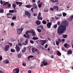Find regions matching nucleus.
<instances>
[{
	"mask_svg": "<svg viewBox=\"0 0 73 73\" xmlns=\"http://www.w3.org/2000/svg\"><path fill=\"white\" fill-rule=\"evenodd\" d=\"M15 25V23H11L10 25L11 26H13V25Z\"/></svg>",
	"mask_w": 73,
	"mask_h": 73,
	"instance_id": "obj_42",
	"label": "nucleus"
},
{
	"mask_svg": "<svg viewBox=\"0 0 73 73\" xmlns=\"http://www.w3.org/2000/svg\"><path fill=\"white\" fill-rule=\"evenodd\" d=\"M18 57H19V58H21V54H18L17 55Z\"/></svg>",
	"mask_w": 73,
	"mask_h": 73,
	"instance_id": "obj_29",
	"label": "nucleus"
},
{
	"mask_svg": "<svg viewBox=\"0 0 73 73\" xmlns=\"http://www.w3.org/2000/svg\"><path fill=\"white\" fill-rule=\"evenodd\" d=\"M4 12V10L2 9H0V13H3Z\"/></svg>",
	"mask_w": 73,
	"mask_h": 73,
	"instance_id": "obj_34",
	"label": "nucleus"
},
{
	"mask_svg": "<svg viewBox=\"0 0 73 73\" xmlns=\"http://www.w3.org/2000/svg\"><path fill=\"white\" fill-rule=\"evenodd\" d=\"M11 5L10 3L9 4L7 5L8 7H11Z\"/></svg>",
	"mask_w": 73,
	"mask_h": 73,
	"instance_id": "obj_47",
	"label": "nucleus"
},
{
	"mask_svg": "<svg viewBox=\"0 0 73 73\" xmlns=\"http://www.w3.org/2000/svg\"><path fill=\"white\" fill-rule=\"evenodd\" d=\"M68 21H72L73 20V18L71 16L70 17H69L68 18Z\"/></svg>",
	"mask_w": 73,
	"mask_h": 73,
	"instance_id": "obj_16",
	"label": "nucleus"
},
{
	"mask_svg": "<svg viewBox=\"0 0 73 73\" xmlns=\"http://www.w3.org/2000/svg\"><path fill=\"white\" fill-rule=\"evenodd\" d=\"M37 5H36V3H33V7H35V6H36Z\"/></svg>",
	"mask_w": 73,
	"mask_h": 73,
	"instance_id": "obj_45",
	"label": "nucleus"
},
{
	"mask_svg": "<svg viewBox=\"0 0 73 73\" xmlns=\"http://www.w3.org/2000/svg\"><path fill=\"white\" fill-rule=\"evenodd\" d=\"M54 8H53L52 7H51L50 8V10L51 11H54Z\"/></svg>",
	"mask_w": 73,
	"mask_h": 73,
	"instance_id": "obj_59",
	"label": "nucleus"
},
{
	"mask_svg": "<svg viewBox=\"0 0 73 73\" xmlns=\"http://www.w3.org/2000/svg\"><path fill=\"white\" fill-rule=\"evenodd\" d=\"M56 16H59V17H61V16H62V14H57Z\"/></svg>",
	"mask_w": 73,
	"mask_h": 73,
	"instance_id": "obj_36",
	"label": "nucleus"
},
{
	"mask_svg": "<svg viewBox=\"0 0 73 73\" xmlns=\"http://www.w3.org/2000/svg\"><path fill=\"white\" fill-rule=\"evenodd\" d=\"M42 2H40V3L38 4V8H41L42 6Z\"/></svg>",
	"mask_w": 73,
	"mask_h": 73,
	"instance_id": "obj_20",
	"label": "nucleus"
},
{
	"mask_svg": "<svg viewBox=\"0 0 73 73\" xmlns=\"http://www.w3.org/2000/svg\"><path fill=\"white\" fill-rule=\"evenodd\" d=\"M23 65L24 66H25L26 65V64L25 63H23Z\"/></svg>",
	"mask_w": 73,
	"mask_h": 73,
	"instance_id": "obj_56",
	"label": "nucleus"
},
{
	"mask_svg": "<svg viewBox=\"0 0 73 73\" xmlns=\"http://www.w3.org/2000/svg\"><path fill=\"white\" fill-rule=\"evenodd\" d=\"M67 44H66V43H65L64 44V47H65V48H66V47H67Z\"/></svg>",
	"mask_w": 73,
	"mask_h": 73,
	"instance_id": "obj_46",
	"label": "nucleus"
},
{
	"mask_svg": "<svg viewBox=\"0 0 73 73\" xmlns=\"http://www.w3.org/2000/svg\"><path fill=\"white\" fill-rule=\"evenodd\" d=\"M32 57H33V55H30V56H29L27 58V59L28 60L30 61V58H32Z\"/></svg>",
	"mask_w": 73,
	"mask_h": 73,
	"instance_id": "obj_22",
	"label": "nucleus"
},
{
	"mask_svg": "<svg viewBox=\"0 0 73 73\" xmlns=\"http://www.w3.org/2000/svg\"><path fill=\"white\" fill-rule=\"evenodd\" d=\"M62 49L63 51H64V50H65L64 49V47H62Z\"/></svg>",
	"mask_w": 73,
	"mask_h": 73,
	"instance_id": "obj_60",
	"label": "nucleus"
},
{
	"mask_svg": "<svg viewBox=\"0 0 73 73\" xmlns=\"http://www.w3.org/2000/svg\"><path fill=\"white\" fill-rule=\"evenodd\" d=\"M12 6L14 8V9H16V5L15 4H13L12 5Z\"/></svg>",
	"mask_w": 73,
	"mask_h": 73,
	"instance_id": "obj_25",
	"label": "nucleus"
},
{
	"mask_svg": "<svg viewBox=\"0 0 73 73\" xmlns=\"http://www.w3.org/2000/svg\"><path fill=\"white\" fill-rule=\"evenodd\" d=\"M30 32L31 33H32L33 36H34V37L35 36V32L33 31V30H31V31H30Z\"/></svg>",
	"mask_w": 73,
	"mask_h": 73,
	"instance_id": "obj_11",
	"label": "nucleus"
},
{
	"mask_svg": "<svg viewBox=\"0 0 73 73\" xmlns=\"http://www.w3.org/2000/svg\"><path fill=\"white\" fill-rule=\"evenodd\" d=\"M41 41H42V42H41L40 43L41 45L44 46L46 42V40H41Z\"/></svg>",
	"mask_w": 73,
	"mask_h": 73,
	"instance_id": "obj_5",
	"label": "nucleus"
},
{
	"mask_svg": "<svg viewBox=\"0 0 73 73\" xmlns=\"http://www.w3.org/2000/svg\"><path fill=\"white\" fill-rule=\"evenodd\" d=\"M42 64H41L40 66L42 67L43 66H46L48 65V62H46V61L44 60L42 62Z\"/></svg>",
	"mask_w": 73,
	"mask_h": 73,
	"instance_id": "obj_2",
	"label": "nucleus"
},
{
	"mask_svg": "<svg viewBox=\"0 0 73 73\" xmlns=\"http://www.w3.org/2000/svg\"><path fill=\"white\" fill-rule=\"evenodd\" d=\"M3 64H8L9 62V61L8 60H5L3 61Z\"/></svg>",
	"mask_w": 73,
	"mask_h": 73,
	"instance_id": "obj_14",
	"label": "nucleus"
},
{
	"mask_svg": "<svg viewBox=\"0 0 73 73\" xmlns=\"http://www.w3.org/2000/svg\"><path fill=\"white\" fill-rule=\"evenodd\" d=\"M42 23L43 24H46L47 23L45 21L43 20L42 21Z\"/></svg>",
	"mask_w": 73,
	"mask_h": 73,
	"instance_id": "obj_26",
	"label": "nucleus"
},
{
	"mask_svg": "<svg viewBox=\"0 0 73 73\" xmlns=\"http://www.w3.org/2000/svg\"><path fill=\"white\" fill-rule=\"evenodd\" d=\"M58 2V0H55L54 1V3H57Z\"/></svg>",
	"mask_w": 73,
	"mask_h": 73,
	"instance_id": "obj_55",
	"label": "nucleus"
},
{
	"mask_svg": "<svg viewBox=\"0 0 73 73\" xmlns=\"http://www.w3.org/2000/svg\"><path fill=\"white\" fill-rule=\"evenodd\" d=\"M25 15L27 16L29 19L31 18V13L29 11L26 10L25 11Z\"/></svg>",
	"mask_w": 73,
	"mask_h": 73,
	"instance_id": "obj_3",
	"label": "nucleus"
},
{
	"mask_svg": "<svg viewBox=\"0 0 73 73\" xmlns=\"http://www.w3.org/2000/svg\"><path fill=\"white\" fill-rule=\"evenodd\" d=\"M54 28H56V27H57V25L56 24L55 25H54Z\"/></svg>",
	"mask_w": 73,
	"mask_h": 73,
	"instance_id": "obj_49",
	"label": "nucleus"
},
{
	"mask_svg": "<svg viewBox=\"0 0 73 73\" xmlns=\"http://www.w3.org/2000/svg\"><path fill=\"white\" fill-rule=\"evenodd\" d=\"M58 41L59 42H61V41H62V40H61L60 38H59L58 39Z\"/></svg>",
	"mask_w": 73,
	"mask_h": 73,
	"instance_id": "obj_57",
	"label": "nucleus"
},
{
	"mask_svg": "<svg viewBox=\"0 0 73 73\" xmlns=\"http://www.w3.org/2000/svg\"><path fill=\"white\" fill-rule=\"evenodd\" d=\"M38 38H36L35 37H34L33 38V40H38Z\"/></svg>",
	"mask_w": 73,
	"mask_h": 73,
	"instance_id": "obj_32",
	"label": "nucleus"
},
{
	"mask_svg": "<svg viewBox=\"0 0 73 73\" xmlns=\"http://www.w3.org/2000/svg\"><path fill=\"white\" fill-rule=\"evenodd\" d=\"M44 12H48V10H44Z\"/></svg>",
	"mask_w": 73,
	"mask_h": 73,
	"instance_id": "obj_63",
	"label": "nucleus"
},
{
	"mask_svg": "<svg viewBox=\"0 0 73 73\" xmlns=\"http://www.w3.org/2000/svg\"><path fill=\"white\" fill-rule=\"evenodd\" d=\"M11 39V41H12V42H14L15 41H16V40L15 39Z\"/></svg>",
	"mask_w": 73,
	"mask_h": 73,
	"instance_id": "obj_43",
	"label": "nucleus"
},
{
	"mask_svg": "<svg viewBox=\"0 0 73 73\" xmlns=\"http://www.w3.org/2000/svg\"><path fill=\"white\" fill-rule=\"evenodd\" d=\"M36 23L37 25H40V24H41V22H40V21L38 20H37L36 21Z\"/></svg>",
	"mask_w": 73,
	"mask_h": 73,
	"instance_id": "obj_15",
	"label": "nucleus"
},
{
	"mask_svg": "<svg viewBox=\"0 0 73 73\" xmlns=\"http://www.w3.org/2000/svg\"><path fill=\"white\" fill-rule=\"evenodd\" d=\"M21 43L22 45H26V44L25 43V42H22V43Z\"/></svg>",
	"mask_w": 73,
	"mask_h": 73,
	"instance_id": "obj_51",
	"label": "nucleus"
},
{
	"mask_svg": "<svg viewBox=\"0 0 73 73\" xmlns=\"http://www.w3.org/2000/svg\"><path fill=\"white\" fill-rule=\"evenodd\" d=\"M14 73H19V69L17 68L14 70Z\"/></svg>",
	"mask_w": 73,
	"mask_h": 73,
	"instance_id": "obj_10",
	"label": "nucleus"
},
{
	"mask_svg": "<svg viewBox=\"0 0 73 73\" xmlns=\"http://www.w3.org/2000/svg\"><path fill=\"white\" fill-rule=\"evenodd\" d=\"M20 28L18 29H17V35H20L21 33V31H20Z\"/></svg>",
	"mask_w": 73,
	"mask_h": 73,
	"instance_id": "obj_8",
	"label": "nucleus"
},
{
	"mask_svg": "<svg viewBox=\"0 0 73 73\" xmlns=\"http://www.w3.org/2000/svg\"><path fill=\"white\" fill-rule=\"evenodd\" d=\"M14 10H10L9 11V13H13L14 12Z\"/></svg>",
	"mask_w": 73,
	"mask_h": 73,
	"instance_id": "obj_31",
	"label": "nucleus"
},
{
	"mask_svg": "<svg viewBox=\"0 0 73 73\" xmlns=\"http://www.w3.org/2000/svg\"><path fill=\"white\" fill-rule=\"evenodd\" d=\"M25 7L28 8H32V5H26Z\"/></svg>",
	"mask_w": 73,
	"mask_h": 73,
	"instance_id": "obj_18",
	"label": "nucleus"
},
{
	"mask_svg": "<svg viewBox=\"0 0 73 73\" xmlns=\"http://www.w3.org/2000/svg\"><path fill=\"white\" fill-rule=\"evenodd\" d=\"M24 38H21L20 39V42L21 43H22L23 42H24Z\"/></svg>",
	"mask_w": 73,
	"mask_h": 73,
	"instance_id": "obj_28",
	"label": "nucleus"
},
{
	"mask_svg": "<svg viewBox=\"0 0 73 73\" xmlns=\"http://www.w3.org/2000/svg\"><path fill=\"white\" fill-rule=\"evenodd\" d=\"M28 73H32V71L31 70H29L28 71Z\"/></svg>",
	"mask_w": 73,
	"mask_h": 73,
	"instance_id": "obj_54",
	"label": "nucleus"
},
{
	"mask_svg": "<svg viewBox=\"0 0 73 73\" xmlns=\"http://www.w3.org/2000/svg\"><path fill=\"white\" fill-rule=\"evenodd\" d=\"M16 19V16H13L12 18L13 20H15Z\"/></svg>",
	"mask_w": 73,
	"mask_h": 73,
	"instance_id": "obj_33",
	"label": "nucleus"
},
{
	"mask_svg": "<svg viewBox=\"0 0 73 73\" xmlns=\"http://www.w3.org/2000/svg\"><path fill=\"white\" fill-rule=\"evenodd\" d=\"M60 43V42L58 41H57L56 42V44L57 45H59V44Z\"/></svg>",
	"mask_w": 73,
	"mask_h": 73,
	"instance_id": "obj_39",
	"label": "nucleus"
},
{
	"mask_svg": "<svg viewBox=\"0 0 73 73\" xmlns=\"http://www.w3.org/2000/svg\"><path fill=\"white\" fill-rule=\"evenodd\" d=\"M9 4V2H6L4 3L3 5V6L4 5H7V4Z\"/></svg>",
	"mask_w": 73,
	"mask_h": 73,
	"instance_id": "obj_27",
	"label": "nucleus"
},
{
	"mask_svg": "<svg viewBox=\"0 0 73 73\" xmlns=\"http://www.w3.org/2000/svg\"><path fill=\"white\" fill-rule=\"evenodd\" d=\"M69 46H70L69 45V44H67V47H66V48H69Z\"/></svg>",
	"mask_w": 73,
	"mask_h": 73,
	"instance_id": "obj_61",
	"label": "nucleus"
},
{
	"mask_svg": "<svg viewBox=\"0 0 73 73\" xmlns=\"http://www.w3.org/2000/svg\"><path fill=\"white\" fill-rule=\"evenodd\" d=\"M62 14L63 16H66L67 15V14L65 13H63Z\"/></svg>",
	"mask_w": 73,
	"mask_h": 73,
	"instance_id": "obj_35",
	"label": "nucleus"
},
{
	"mask_svg": "<svg viewBox=\"0 0 73 73\" xmlns=\"http://www.w3.org/2000/svg\"><path fill=\"white\" fill-rule=\"evenodd\" d=\"M18 45L19 46H22V44L20 42H19L18 44Z\"/></svg>",
	"mask_w": 73,
	"mask_h": 73,
	"instance_id": "obj_44",
	"label": "nucleus"
},
{
	"mask_svg": "<svg viewBox=\"0 0 73 73\" xmlns=\"http://www.w3.org/2000/svg\"><path fill=\"white\" fill-rule=\"evenodd\" d=\"M62 37H63V38H66V37H68V35H62Z\"/></svg>",
	"mask_w": 73,
	"mask_h": 73,
	"instance_id": "obj_23",
	"label": "nucleus"
},
{
	"mask_svg": "<svg viewBox=\"0 0 73 73\" xmlns=\"http://www.w3.org/2000/svg\"><path fill=\"white\" fill-rule=\"evenodd\" d=\"M37 31H38V32H41V29H37Z\"/></svg>",
	"mask_w": 73,
	"mask_h": 73,
	"instance_id": "obj_38",
	"label": "nucleus"
},
{
	"mask_svg": "<svg viewBox=\"0 0 73 73\" xmlns=\"http://www.w3.org/2000/svg\"><path fill=\"white\" fill-rule=\"evenodd\" d=\"M53 8H54V10H56V11H58V7L57 6H53Z\"/></svg>",
	"mask_w": 73,
	"mask_h": 73,
	"instance_id": "obj_12",
	"label": "nucleus"
},
{
	"mask_svg": "<svg viewBox=\"0 0 73 73\" xmlns=\"http://www.w3.org/2000/svg\"><path fill=\"white\" fill-rule=\"evenodd\" d=\"M60 26L58 29V32L59 35H61L66 31V27L68 26V23L66 21L62 22ZM65 26H66L65 27Z\"/></svg>",
	"mask_w": 73,
	"mask_h": 73,
	"instance_id": "obj_1",
	"label": "nucleus"
},
{
	"mask_svg": "<svg viewBox=\"0 0 73 73\" xmlns=\"http://www.w3.org/2000/svg\"><path fill=\"white\" fill-rule=\"evenodd\" d=\"M11 52H15V50L13 49H11Z\"/></svg>",
	"mask_w": 73,
	"mask_h": 73,
	"instance_id": "obj_40",
	"label": "nucleus"
},
{
	"mask_svg": "<svg viewBox=\"0 0 73 73\" xmlns=\"http://www.w3.org/2000/svg\"><path fill=\"white\" fill-rule=\"evenodd\" d=\"M23 16L24 17H27V15H25V13L23 15Z\"/></svg>",
	"mask_w": 73,
	"mask_h": 73,
	"instance_id": "obj_64",
	"label": "nucleus"
},
{
	"mask_svg": "<svg viewBox=\"0 0 73 73\" xmlns=\"http://www.w3.org/2000/svg\"><path fill=\"white\" fill-rule=\"evenodd\" d=\"M41 13H38V17H40L41 16Z\"/></svg>",
	"mask_w": 73,
	"mask_h": 73,
	"instance_id": "obj_52",
	"label": "nucleus"
},
{
	"mask_svg": "<svg viewBox=\"0 0 73 73\" xmlns=\"http://www.w3.org/2000/svg\"><path fill=\"white\" fill-rule=\"evenodd\" d=\"M72 50H69L67 51V54H72Z\"/></svg>",
	"mask_w": 73,
	"mask_h": 73,
	"instance_id": "obj_19",
	"label": "nucleus"
},
{
	"mask_svg": "<svg viewBox=\"0 0 73 73\" xmlns=\"http://www.w3.org/2000/svg\"><path fill=\"white\" fill-rule=\"evenodd\" d=\"M38 28H41L42 29H43L44 28L43 27V26L41 25H39L37 26Z\"/></svg>",
	"mask_w": 73,
	"mask_h": 73,
	"instance_id": "obj_17",
	"label": "nucleus"
},
{
	"mask_svg": "<svg viewBox=\"0 0 73 73\" xmlns=\"http://www.w3.org/2000/svg\"><path fill=\"white\" fill-rule=\"evenodd\" d=\"M29 32L30 31H27L25 33V34H26L27 36V37H28V38L29 37V35L28 33H29Z\"/></svg>",
	"mask_w": 73,
	"mask_h": 73,
	"instance_id": "obj_24",
	"label": "nucleus"
},
{
	"mask_svg": "<svg viewBox=\"0 0 73 73\" xmlns=\"http://www.w3.org/2000/svg\"><path fill=\"white\" fill-rule=\"evenodd\" d=\"M16 51L17 52H19V50H20V47L16 45Z\"/></svg>",
	"mask_w": 73,
	"mask_h": 73,
	"instance_id": "obj_13",
	"label": "nucleus"
},
{
	"mask_svg": "<svg viewBox=\"0 0 73 73\" xmlns=\"http://www.w3.org/2000/svg\"><path fill=\"white\" fill-rule=\"evenodd\" d=\"M50 1L52 3H54V0H51Z\"/></svg>",
	"mask_w": 73,
	"mask_h": 73,
	"instance_id": "obj_58",
	"label": "nucleus"
},
{
	"mask_svg": "<svg viewBox=\"0 0 73 73\" xmlns=\"http://www.w3.org/2000/svg\"><path fill=\"white\" fill-rule=\"evenodd\" d=\"M52 25V22H49L47 24V28L49 29L51 28V26Z\"/></svg>",
	"mask_w": 73,
	"mask_h": 73,
	"instance_id": "obj_6",
	"label": "nucleus"
},
{
	"mask_svg": "<svg viewBox=\"0 0 73 73\" xmlns=\"http://www.w3.org/2000/svg\"><path fill=\"white\" fill-rule=\"evenodd\" d=\"M40 48H41V49H43V50H45V49H44V47L41 46H40Z\"/></svg>",
	"mask_w": 73,
	"mask_h": 73,
	"instance_id": "obj_41",
	"label": "nucleus"
},
{
	"mask_svg": "<svg viewBox=\"0 0 73 73\" xmlns=\"http://www.w3.org/2000/svg\"><path fill=\"white\" fill-rule=\"evenodd\" d=\"M37 8H38L37 6H36L35 7H33L34 9H37Z\"/></svg>",
	"mask_w": 73,
	"mask_h": 73,
	"instance_id": "obj_53",
	"label": "nucleus"
},
{
	"mask_svg": "<svg viewBox=\"0 0 73 73\" xmlns=\"http://www.w3.org/2000/svg\"><path fill=\"white\" fill-rule=\"evenodd\" d=\"M47 47H48V44H46L45 45V48H47Z\"/></svg>",
	"mask_w": 73,
	"mask_h": 73,
	"instance_id": "obj_62",
	"label": "nucleus"
},
{
	"mask_svg": "<svg viewBox=\"0 0 73 73\" xmlns=\"http://www.w3.org/2000/svg\"><path fill=\"white\" fill-rule=\"evenodd\" d=\"M30 42H31V44H34V42L33 40H30Z\"/></svg>",
	"mask_w": 73,
	"mask_h": 73,
	"instance_id": "obj_50",
	"label": "nucleus"
},
{
	"mask_svg": "<svg viewBox=\"0 0 73 73\" xmlns=\"http://www.w3.org/2000/svg\"><path fill=\"white\" fill-rule=\"evenodd\" d=\"M57 54L59 56H60L61 55V53L60 52V51H58L57 52Z\"/></svg>",
	"mask_w": 73,
	"mask_h": 73,
	"instance_id": "obj_30",
	"label": "nucleus"
},
{
	"mask_svg": "<svg viewBox=\"0 0 73 73\" xmlns=\"http://www.w3.org/2000/svg\"><path fill=\"white\" fill-rule=\"evenodd\" d=\"M9 45H6L4 48L5 51H8V49H9Z\"/></svg>",
	"mask_w": 73,
	"mask_h": 73,
	"instance_id": "obj_7",
	"label": "nucleus"
},
{
	"mask_svg": "<svg viewBox=\"0 0 73 73\" xmlns=\"http://www.w3.org/2000/svg\"><path fill=\"white\" fill-rule=\"evenodd\" d=\"M32 50L33 53H35V52H37L38 54L40 53V52L38 51V50L37 49V48H33L32 49Z\"/></svg>",
	"mask_w": 73,
	"mask_h": 73,
	"instance_id": "obj_4",
	"label": "nucleus"
},
{
	"mask_svg": "<svg viewBox=\"0 0 73 73\" xmlns=\"http://www.w3.org/2000/svg\"><path fill=\"white\" fill-rule=\"evenodd\" d=\"M15 3L17 5H19V7L21 6L23 4V3H22V2H19L16 1L15 2Z\"/></svg>",
	"mask_w": 73,
	"mask_h": 73,
	"instance_id": "obj_9",
	"label": "nucleus"
},
{
	"mask_svg": "<svg viewBox=\"0 0 73 73\" xmlns=\"http://www.w3.org/2000/svg\"><path fill=\"white\" fill-rule=\"evenodd\" d=\"M37 19L39 20H42V17H37Z\"/></svg>",
	"mask_w": 73,
	"mask_h": 73,
	"instance_id": "obj_21",
	"label": "nucleus"
},
{
	"mask_svg": "<svg viewBox=\"0 0 73 73\" xmlns=\"http://www.w3.org/2000/svg\"><path fill=\"white\" fill-rule=\"evenodd\" d=\"M7 16H8V15H12V13H7Z\"/></svg>",
	"mask_w": 73,
	"mask_h": 73,
	"instance_id": "obj_37",
	"label": "nucleus"
},
{
	"mask_svg": "<svg viewBox=\"0 0 73 73\" xmlns=\"http://www.w3.org/2000/svg\"><path fill=\"white\" fill-rule=\"evenodd\" d=\"M57 24L58 25H60V21H58L57 23Z\"/></svg>",
	"mask_w": 73,
	"mask_h": 73,
	"instance_id": "obj_48",
	"label": "nucleus"
}]
</instances>
